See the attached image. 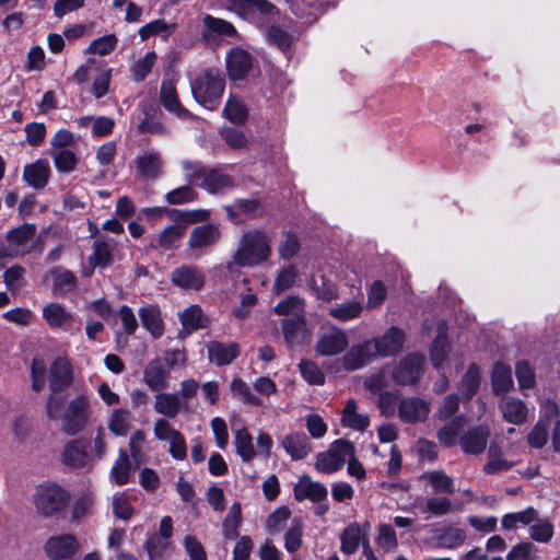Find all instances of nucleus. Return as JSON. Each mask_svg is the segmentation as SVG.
<instances>
[{
	"mask_svg": "<svg viewBox=\"0 0 560 560\" xmlns=\"http://www.w3.org/2000/svg\"><path fill=\"white\" fill-rule=\"evenodd\" d=\"M528 528L529 537L537 542H549L553 536V525L549 520H537Z\"/></svg>",
	"mask_w": 560,
	"mask_h": 560,
	"instance_id": "obj_54",
	"label": "nucleus"
},
{
	"mask_svg": "<svg viewBox=\"0 0 560 560\" xmlns=\"http://www.w3.org/2000/svg\"><path fill=\"white\" fill-rule=\"evenodd\" d=\"M234 445L237 455L245 463L252 462L257 455L256 450L254 447L253 436L250 435L246 428L235 430Z\"/></svg>",
	"mask_w": 560,
	"mask_h": 560,
	"instance_id": "obj_43",
	"label": "nucleus"
},
{
	"mask_svg": "<svg viewBox=\"0 0 560 560\" xmlns=\"http://www.w3.org/2000/svg\"><path fill=\"white\" fill-rule=\"evenodd\" d=\"M341 423L343 427L357 431H364L370 424V419L366 415L357 411V402L354 399H349L342 410Z\"/></svg>",
	"mask_w": 560,
	"mask_h": 560,
	"instance_id": "obj_41",
	"label": "nucleus"
},
{
	"mask_svg": "<svg viewBox=\"0 0 560 560\" xmlns=\"http://www.w3.org/2000/svg\"><path fill=\"white\" fill-rule=\"evenodd\" d=\"M423 478L429 480V482L431 483V486L435 492L450 493V494L455 492L454 482H453L452 478L448 477L442 470L429 471L423 475Z\"/></svg>",
	"mask_w": 560,
	"mask_h": 560,
	"instance_id": "obj_52",
	"label": "nucleus"
},
{
	"mask_svg": "<svg viewBox=\"0 0 560 560\" xmlns=\"http://www.w3.org/2000/svg\"><path fill=\"white\" fill-rule=\"evenodd\" d=\"M208 359L218 366L228 365L240 354L237 342L210 341L207 343Z\"/></svg>",
	"mask_w": 560,
	"mask_h": 560,
	"instance_id": "obj_24",
	"label": "nucleus"
},
{
	"mask_svg": "<svg viewBox=\"0 0 560 560\" xmlns=\"http://www.w3.org/2000/svg\"><path fill=\"white\" fill-rule=\"evenodd\" d=\"M448 352L450 345L446 340V325L441 323L438 328V336L430 349V357L433 366L441 369L447 358Z\"/></svg>",
	"mask_w": 560,
	"mask_h": 560,
	"instance_id": "obj_40",
	"label": "nucleus"
},
{
	"mask_svg": "<svg viewBox=\"0 0 560 560\" xmlns=\"http://www.w3.org/2000/svg\"><path fill=\"white\" fill-rule=\"evenodd\" d=\"M190 89L197 103L209 110H214L221 103L225 78L219 69L209 68L190 82Z\"/></svg>",
	"mask_w": 560,
	"mask_h": 560,
	"instance_id": "obj_2",
	"label": "nucleus"
},
{
	"mask_svg": "<svg viewBox=\"0 0 560 560\" xmlns=\"http://www.w3.org/2000/svg\"><path fill=\"white\" fill-rule=\"evenodd\" d=\"M327 495V488L320 482L313 481L307 475L302 476L294 486V498L300 502L306 499L318 502L325 500Z\"/></svg>",
	"mask_w": 560,
	"mask_h": 560,
	"instance_id": "obj_25",
	"label": "nucleus"
},
{
	"mask_svg": "<svg viewBox=\"0 0 560 560\" xmlns=\"http://www.w3.org/2000/svg\"><path fill=\"white\" fill-rule=\"evenodd\" d=\"M348 346L347 332L341 328L331 327L319 335L315 350L323 357H332L343 352Z\"/></svg>",
	"mask_w": 560,
	"mask_h": 560,
	"instance_id": "obj_9",
	"label": "nucleus"
},
{
	"mask_svg": "<svg viewBox=\"0 0 560 560\" xmlns=\"http://www.w3.org/2000/svg\"><path fill=\"white\" fill-rule=\"evenodd\" d=\"M232 394L238 397L243 402L258 406L261 404L260 399L252 393L250 387L241 378H234L230 384Z\"/></svg>",
	"mask_w": 560,
	"mask_h": 560,
	"instance_id": "obj_56",
	"label": "nucleus"
},
{
	"mask_svg": "<svg viewBox=\"0 0 560 560\" xmlns=\"http://www.w3.org/2000/svg\"><path fill=\"white\" fill-rule=\"evenodd\" d=\"M160 102L163 107L178 118H187L190 113L182 106L175 84L171 80H163L160 91Z\"/></svg>",
	"mask_w": 560,
	"mask_h": 560,
	"instance_id": "obj_27",
	"label": "nucleus"
},
{
	"mask_svg": "<svg viewBox=\"0 0 560 560\" xmlns=\"http://www.w3.org/2000/svg\"><path fill=\"white\" fill-rule=\"evenodd\" d=\"M257 301L256 294L248 289L247 292L240 295V303L232 311L233 316L241 320L247 318Z\"/></svg>",
	"mask_w": 560,
	"mask_h": 560,
	"instance_id": "obj_61",
	"label": "nucleus"
},
{
	"mask_svg": "<svg viewBox=\"0 0 560 560\" xmlns=\"http://www.w3.org/2000/svg\"><path fill=\"white\" fill-rule=\"evenodd\" d=\"M303 532L304 525L302 518L294 517L284 535V548L288 552H295L302 547Z\"/></svg>",
	"mask_w": 560,
	"mask_h": 560,
	"instance_id": "obj_49",
	"label": "nucleus"
},
{
	"mask_svg": "<svg viewBox=\"0 0 560 560\" xmlns=\"http://www.w3.org/2000/svg\"><path fill=\"white\" fill-rule=\"evenodd\" d=\"M153 434L158 441L168 443V452L174 459L184 460L186 458V440L166 419L160 418L154 422Z\"/></svg>",
	"mask_w": 560,
	"mask_h": 560,
	"instance_id": "obj_7",
	"label": "nucleus"
},
{
	"mask_svg": "<svg viewBox=\"0 0 560 560\" xmlns=\"http://www.w3.org/2000/svg\"><path fill=\"white\" fill-rule=\"evenodd\" d=\"M282 330L289 347L302 345L307 339V330L302 316H292L283 319Z\"/></svg>",
	"mask_w": 560,
	"mask_h": 560,
	"instance_id": "obj_31",
	"label": "nucleus"
},
{
	"mask_svg": "<svg viewBox=\"0 0 560 560\" xmlns=\"http://www.w3.org/2000/svg\"><path fill=\"white\" fill-rule=\"evenodd\" d=\"M117 43L118 39L114 34H107L94 39L88 50L92 54L105 56L115 49Z\"/></svg>",
	"mask_w": 560,
	"mask_h": 560,
	"instance_id": "obj_63",
	"label": "nucleus"
},
{
	"mask_svg": "<svg viewBox=\"0 0 560 560\" xmlns=\"http://www.w3.org/2000/svg\"><path fill=\"white\" fill-rule=\"evenodd\" d=\"M429 412L428 402L417 397L405 398L398 406V416L407 423L424 421Z\"/></svg>",
	"mask_w": 560,
	"mask_h": 560,
	"instance_id": "obj_21",
	"label": "nucleus"
},
{
	"mask_svg": "<svg viewBox=\"0 0 560 560\" xmlns=\"http://www.w3.org/2000/svg\"><path fill=\"white\" fill-rule=\"evenodd\" d=\"M182 409H187V404L182 401L178 394L161 393L154 397V410L168 419L177 417Z\"/></svg>",
	"mask_w": 560,
	"mask_h": 560,
	"instance_id": "obj_29",
	"label": "nucleus"
},
{
	"mask_svg": "<svg viewBox=\"0 0 560 560\" xmlns=\"http://www.w3.org/2000/svg\"><path fill=\"white\" fill-rule=\"evenodd\" d=\"M364 305L363 300H349L338 303L329 308V315L340 322H349L361 316Z\"/></svg>",
	"mask_w": 560,
	"mask_h": 560,
	"instance_id": "obj_38",
	"label": "nucleus"
},
{
	"mask_svg": "<svg viewBox=\"0 0 560 560\" xmlns=\"http://www.w3.org/2000/svg\"><path fill=\"white\" fill-rule=\"evenodd\" d=\"M49 155L54 161L55 168L60 174L74 172L80 163V158L72 149L50 150Z\"/></svg>",
	"mask_w": 560,
	"mask_h": 560,
	"instance_id": "obj_39",
	"label": "nucleus"
},
{
	"mask_svg": "<svg viewBox=\"0 0 560 560\" xmlns=\"http://www.w3.org/2000/svg\"><path fill=\"white\" fill-rule=\"evenodd\" d=\"M223 115L233 124H243L247 119V107L242 98L230 96L224 108Z\"/></svg>",
	"mask_w": 560,
	"mask_h": 560,
	"instance_id": "obj_51",
	"label": "nucleus"
},
{
	"mask_svg": "<svg viewBox=\"0 0 560 560\" xmlns=\"http://www.w3.org/2000/svg\"><path fill=\"white\" fill-rule=\"evenodd\" d=\"M480 385V370L476 364H471L467 372L464 374L460 384L459 393L464 400H470L477 393Z\"/></svg>",
	"mask_w": 560,
	"mask_h": 560,
	"instance_id": "obj_48",
	"label": "nucleus"
},
{
	"mask_svg": "<svg viewBox=\"0 0 560 560\" xmlns=\"http://www.w3.org/2000/svg\"><path fill=\"white\" fill-rule=\"evenodd\" d=\"M228 7L238 15H246L253 9L265 15H273L278 12L277 8L268 0H228Z\"/></svg>",
	"mask_w": 560,
	"mask_h": 560,
	"instance_id": "obj_34",
	"label": "nucleus"
},
{
	"mask_svg": "<svg viewBox=\"0 0 560 560\" xmlns=\"http://www.w3.org/2000/svg\"><path fill=\"white\" fill-rule=\"evenodd\" d=\"M376 359L373 345L370 340L353 345L341 358V364L346 371H357Z\"/></svg>",
	"mask_w": 560,
	"mask_h": 560,
	"instance_id": "obj_15",
	"label": "nucleus"
},
{
	"mask_svg": "<svg viewBox=\"0 0 560 560\" xmlns=\"http://www.w3.org/2000/svg\"><path fill=\"white\" fill-rule=\"evenodd\" d=\"M233 186L232 178L221 173L218 170H210L207 172L203 182L199 183V187L203 188L210 194L222 192Z\"/></svg>",
	"mask_w": 560,
	"mask_h": 560,
	"instance_id": "obj_45",
	"label": "nucleus"
},
{
	"mask_svg": "<svg viewBox=\"0 0 560 560\" xmlns=\"http://www.w3.org/2000/svg\"><path fill=\"white\" fill-rule=\"evenodd\" d=\"M271 254L270 238L260 230L245 232L225 268L233 272L236 267L254 268L267 261Z\"/></svg>",
	"mask_w": 560,
	"mask_h": 560,
	"instance_id": "obj_1",
	"label": "nucleus"
},
{
	"mask_svg": "<svg viewBox=\"0 0 560 560\" xmlns=\"http://www.w3.org/2000/svg\"><path fill=\"white\" fill-rule=\"evenodd\" d=\"M90 441L83 438L73 439L67 442L60 454L62 465L71 469L91 470L93 457L89 452Z\"/></svg>",
	"mask_w": 560,
	"mask_h": 560,
	"instance_id": "obj_6",
	"label": "nucleus"
},
{
	"mask_svg": "<svg viewBox=\"0 0 560 560\" xmlns=\"http://www.w3.org/2000/svg\"><path fill=\"white\" fill-rule=\"evenodd\" d=\"M183 329L190 334L198 329L207 328L210 325L209 317L203 313L197 304L189 305L178 314Z\"/></svg>",
	"mask_w": 560,
	"mask_h": 560,
	"instance_id": "obj_30",
	"label": "nucleus"
},
{
	"mask_svg": "<svg viewBox=\"0 0 560 560\" xmlns=\"http://www.w3.org/2000/svg\"><path fill=\"white\" fill-rule=\"evenodd\" d=\"M425 358L409 353L393 369L392 375L398 385H415L421 377Z\"/></svg>",
	"mask_w": 560,
	"mask_h": 560,
	"instance_id": "obj_8",
	"label": "nucleus"
},
{
	"mask_svg": "<svg viewBox=\"0 0 560 560\" xmlns=\"http://www.w3.org/2000/svg\"><path fill=\"white\" fill-rule=\"evenodd\" d=\"M116 243L113 238H97L93 244V253L89 257L94 268H105L113 261V250Z\"/></svg>",
	"mask_w": 560,
	"mask_h": 560,
	"instance_id": "obj_32",
	"label": "nucleus"
},
{
	"mask_svg": "<svg viewBox=\"0 0 560 560\" xmlns=\"http://www.w3.org/2000/svg\"><path fill=\"white\" fill-rule=\"evenodd\" d=\"M466 532L457 527H445L434 530L433 539L436 546L445 549H455L466 540Z\"/></svg>",
	"mask_w": 560,
	"mask_h": 560,
	"instance_id": "obj_35",
	"label": "nucleus"
},
{
	"mask_svg": "<svg viewBox=\"0 0 560 560\" xmlns=\"http://www.w3.org/2000/svg\"><path fill=\"white\" fill-rule=\"evenodd\" d=\"M137 174L144 178L154 180L162 175L163 159L159 151L145 149L135 159Z\"/></svg>",
	"mask_w": 560,
	"mask_h": 560,
	"instance_id": "obj_13",
	"label": "nucleus"
},
{
	"mask_svg": "<svg viewBox=\"0 0 560 560\" xmlns=\"http://www.w3.org/2000/svg\"><path fill=\"white\" fill-rule=\"evenodd\" d=\"M50 176V167L47 160L39 159L27 164L23 170V179L35 189L44 188Z\"/></svg>",
	"mask_w": 560,
	"mask_h": 560,
	"instance_id": "obj_28",
	"label": "nucleus"
},
{
	"mask_svg": "<svg viewBox=\"0 0 560 560\" xmlns=\"http://www.w3.org/2000/svg\"><path fill=\"white\" fill-rule=\"evenodd\" d=\"M499 410L502 418L511 424H523L528 418L527 405L522 399L513 396L502 397L499 401Z\"/></svg>",
	"mask_w": 560,
	"mask_h": 560,
	"instance_id": "obj_20",
	"label": "nucleus"
},
{
	"mask_svg": "<svg viewBox=\"0 0 560 560\" xmlns=\"http://www.w3.org/2000/svg\"><path fill=\"white\" fill-rule=\"evenodd\" d=\"M171 281L186 291H199L205 285L206 277L199 267L182 265L172 271Z\"/></svg>",
	"mask_w": 560,
	"mask_h": 560,
	"instance_id": "obj_11",
	"label": "nucleus"
},
{
	"mask_svg": "<svg viewBox=\"0 0 560 560\" xmlns=\"http://www.w3.org/2000/svg\"><path fill=\"white\" fill-rule=\"evenodd\" d=\"M538 520V512L533 508L528 506L523 511L508 513L501 520L503 529L512 530L518 525L527 526Z\"/></svg>",
	"mask_w": 560,
	"mask_h": 560,
	"instance_id": "obj_46",
	"label": "nucleus"
},
{
	"mask_svg": "<svg viewBox=\"0 0 560 560\" xmlns=\"http://www.w3.org/2000/svg\"><path fill=\"white\" fill-rule=\"evenodd\" d=\"M72 383V370L70 362L65 358H57L49 370V388L57 394L68 388Z\"/></svg>",
	"mask_w": 560,
	"mask_h": 560,
	"instance_id": "obj_22",
	"label": "nucleus"
},
{
	"mask_svg": "<svg viewBox=\"0 0 560 560\" xmlns=\"http://www.w3.org/2000/svg\"><path fill=\"white\" fill-rule=\"evenodd\" d=\"M363 539L368 538L361 532L360 525L350 523L340 534V551L346 556L353 555L363 545Z\"/></svg>",
	"mask_w": 560,
	"mask_h": 560,
	"instance_id": "obj_36",
	"label": "nucleus"
},
{
	"mask_svg": "<svg viewBox=\"0 0 560 560\" xmlns=\"http://www.w3.org/2000/svg\"><path fill=\"white\" fill-rule=\"evenodd\" d=\"M454 511L452 501L446 497H432L427 500L425 509L423 512H428L433 516H444Z\"/></svg>",
	"mask_w": 560,
	"mask_h": 560,
	"instance_id": "obj_58",
	"label": "nucleus"
},
{
	"mask_svg": "<svg viewBox=\"0 0 560 560\" xmlns=\"http://www.w3.org/2000/svg\"><path fill=\"white\" fill-rule=\"evenodd\" d=\"M536 553L537 548L532 542H520L508 552L506 560H534Z\"/></svg>",
	"mask_w": 560,
	"mask_h": 560,
	"instance_id": "obj_64",
	"label": "nucleus"
},
{
	"mask_svg": "<svg viewBox=\"0 0 560 560\" xmlns=\"http://www.w3.org/2000/svg\"><path fill=\"white\" fill-rule=\"evenodd\" d=\"M489 436V427L480 424L465 432L459 439V445L466 454L478 455L486 450Z\"/></svg>",
	"mask_w": 560,
	"mask_h": 560,
	"instance_id": "obj_19",
	"label": "nucleus"
},
{
	"mask_svg": "<svg viewBox=\"0 0 560 560\" xmlns=\"http://www.w3.org/2000/svg\"><path fill=\"white\" fill-rule=\"evenodd\" d=\"M182 168L185 172L186 180L189 185L199 186L200 182H203L209 168H206L200 162L183 161Z\"/></svg>",
	"mask_w": 560,
	"mask_h": 560,
	"instance_id": "obj_60",
	"label": "nucleus"
},
{
	"mask_svg": "<svg viewBox=\"0 0 560 560\" xmlns=\"http://www.w3.org/2000/svg\"><path fill=\"white\" fill-rule=\"evenodd\" d=\"M281 446L292 460H301L312 452V444L303 432H291L283 436Z\"/></svg>",
	"mask_w": 560,
	"mask_h": 560,
	"instance_id": "obj_23",
	"label": "nucleus"
},
{
	"mask_svg": "<svg viewBox=\"0 0 560 560\" xmlns=\"http://www.w3.org/2000/svg\"><path fill=\"white\" fill-rule=\"evenodd\" d=\"M43 317L54 329L69 330L73 323V314L60 303H49L43 307Z\"/></svg>",
	"mask_w": 560,
	"mask_h": 560,
	"instance_id": "obj_26",
	"label": "nucleus"
},
{
	"mask_svg": "<svg viewBox=\"0 0 560 560\" xmlns=\"http://www.w3.org/2000/svg\"><path fill=\"white\" fill-rule=\"evenodd\" d=\"M197 198L196 190L190 185L177 187L165 195L168 205H184Z\"/></svg>",
	"mask_w": 560,
	"mask_h": 560,
	"instance_id": "obj_57",
	"label": "nucleus"
},
{
	"mask_svg": "<svg viewBox=\"0 0 560 560\" xmlns=\"http://www.w3.org/2000/svg\"><path fill=\"white\" fill-rule=\"evenodd\" d=\"M108 430L117 435L125 436L131 428V413L124 408H116L112 411L107 420Z\"/></svg>",
	"mask_w": 560,
	"mask_h": 560,
	"instance_id": "obj_47",
	"label": "nucleus"
},
{
	"mask_svg": "<svg viewBox=\"0 0 560 560\" xmlns=\"http://www.w3.org/2000/svg\"><path fill=\"white\" fill-rule=\"evenodd\" d=\"M352 455H354L353 444L345 440H338L331 444L328 451L316 456L315 467L320 472L331 474L339 470L347 458Z\"/></svg>",
	"mask_w": 560,
	"mask_h": 560,
	"instance_id": "obj_5",
	"label": "nucleus"
},
{
	"mask_svg": "<svg viewBox=\"0 0 560 560\" xmlns=\"http://www.w3.org/2000/svg\"><path fill=\"white\" fill-rule=\"evenodd\" d=\"M242 520V510L241 504L235 502L230 508L222 527H223V536L225 539L234 540L238 537V527L241 525Z\"/></svg>",
	"mask_w": 560,
	"mask_h": 560,
	"instance_id": "obj_50",
	"label": "nucleus"
},
{
	"mask_svg": "<svg viewBox=\"0 0 560 560\" xmlns=\"http://www.w3.org/2000/svg\"><path fill=\"white\" fill-rule=\"evenodd\" d=\"M139 317L143 327L154 339L160 338L164 332L161 311L158 305H145L139 310Z\"/></svg>",
	"mask_w": 560,
	"mask_h": 560,
	"instance_id": "obj_33",
	"label": "nucleus"
},
{
	"mask_svg": "<svg viewBox=\"0 0 560 560\" xmlns=\"http://www.w3.org/2000/svg\"><path fill=\"white\" fill-rule=\"evenodd\" d=\"M144 549L149 560H170L175 546L172 540L148 537Z\"/></svg>",
	"mask_w": 560,
	"mask_h": 560,
	"instance_id": "obj_44",
	"label": "nucleus"
},
{
	"mask_svg": "<svg viewBox=\"0 0 560 560\" xmlns=\"http://www.w3.org/2000/svg\"><path fill=\"white\" fill-rule=\"evenodd\" d=\"M489 462L483 466V472L487 475H494L502 471H508L513 467V463L502 458L499 452L490 447L489 452Z\"/></svg>",
	"mask_w": 560,
	"mask_h": 560,
	"instance_id": "obj_59",
	"label": "nucleus"
},
{
	"mask_svg": "<svg viewBox=\"0 0 560 560\" xmlns=\"http://www.w3.org/2000/svg\"><path fill=\"white\" fill-rule=\"evenodd\" d=\"M492 392L495 395H501L510 392L513 386V377L511 368L502 362H497L493 366L491 374Z\"/></svg>",
	"mask_w": 560,
	"mask_h": 560,
	"instance_id": "obj_37",
	"label": "nucleus"
},
{
	"mask_svg": "<svg viewBox=\"0 0 560 560\" xmlns=\"http://www.w3.org/2000/svg\"><path fill=\"white\" fill-rule=\"evenodd\" d=\"M70 501V493L56 482L46 481L36 487L33 503L43 517L59 515Z\"/></svg>",
	"mask_w": 560,
	"mask_h": 560,
	"instance_id": "obj_3",
	"label": "nucleus"
},
{
	"mask_svg": "<svg viewBox=\"0 0 560 560\" xmlns=\"http://www.w3.org/2000/svg\"><path fill=\"white\" fill-rule=\"evenodd\" d=\"M253 57L248 51L242 48L231 49L225 58L229 78L232 81L244 79L253 69Z\"/></svg>",
	"mask_w": 560,
	"mask_h": 560,
	"instance_id": "obj_16",
	"label": "nucleus"
},
{
	"mask_svg": "<svg viewBox=\"0 0 560 560\" xmlns=\"http://www.w3.org/2000/svg\"><path fill=\"white\" fill-rule=\"evenodd\" d=\"M91 404L86 395L80 394L71 399L62 416V431L67 435H75L81 432L89 422Z\"/></svg>",
	"mask_w": 560,
	"mask_h": 560,
	"instance_id": "obj_4",
	"label": "nucleus"
},
{
	"mask_svg": "<svg viewBox=\"0 0 560 560\" xmlns=\"http://www.w3.org/2000/svg\"><path fill=\"white\" fill-rule=\"evenodd\" d=\"M142 381L151 390L161 392L168 387L170 370L162 359H153L145 365Z\"/></svg>",
	"mask_w": 560,
	"mask_h": 560,
	"instance_id": "obj_18",
	"label": "nucleus"
},
{
	"mask_svg": "<svg viewBox=\"0 0 560 560\" xmlns=\"http://www.w3.org/2000/svg\"><path fill=\"white\" fill-rule=\"evenodd\" d=\"M220 238V226L214 223H206L191 230L187 245L190 249L202 253L205 249L214 246Z\"/></svg>",
	"mask_w": 560,
	"mask_h": 560,
	"instance_id": "obj_14",
	"label": "nucleus"
},
{
	"mask_svg": "<svg viewBox=\"0 0 560 560\" xmlns=\"http://www.w3.org/2000/svg\"><path fill=\"white\" fill-rule=\"evenodd\" d=\"M464 424V417H455L451 422L442 427L438 432V439L441 444L452 446L455 444L456 436Z\"/></svg>",
	"mask_w": 560,
	"mask_h": 560,
	"instance_id": "obj_53",
	"label": "nucleus"
},
{
	"mask_svg": "<svg viewBox=\"0 0 560 560\" xmlns=\"http://www.w3.org/2000/svg\"><path fill=\"white\" fill-rule=\"evenodd\" d=\"M300 372L303 378L311 385H323L325 383V374L318 365L310 360H302L299 363Z\"/></svg>",
	"mask_w": 560,
	"mask_h": 560,
	"instance_id": "obj_55",
	"label": "nucleus"
},
{
	"mask_svg": "<svg viewBox=\"0 0 560 560\" xmlns=\"http://www.w3.org/2000/svg\"><path fill=\"white\" fill-rule=\"evenodd\" d=\"M131 475V462L126 451L120 450L109 471V479L116 486L129 482Z\"/></svg>",
	"mask_w": 560,
	"mask_h": 560,
	"instance_id": "obj_42",
	"label": "nucleus"
},
{
	"mask_svg": "<svg viewBox=\"0 0 560 560\" xmlns=\"http://www.w3.org/2000/svg\"><path fill=\"white\" fill-rule=\"evenodd\" d=\"M184 235V229L179 225H170L165 228L156 238L155 243H152V247H165L168 248L174 245Z\"/></svg>",
	"mask_w": 560,
	"mask_h": 560,
	"instance_id": "obj_62",
	"label": "nucleus"
},
{
	"mask_svg": "<svg viewBox=\"0 0 560 560\" xmlns=\"http://www.w3.org/2000/svg\"><path fill=\"white\" fill-rule=\"evenodd\" d=\"M36 228L24 223L7 233L5 241L15 257L24 256L35 248Z\"/></svg>",
	"mask_w": 560,
	"mask_h": 560,
	"instance_id": "obj_10",
	"label": "nucleus"
},
{
	"mask_svg": "<svg viewBox=\"0 0 560 560\" xmlns=\"http://www.w3.org/2000/svg\"><path fill=\"white\" fill-rule=\"evenodd\" d=\"M79 542L71 534H63L50 537L45 544L47 556L54 560L67 559L79 550Z\"/></svg>",
	"mask_w": 560,
	"mask_h": 560,
	"instance_id": "obj_17",
	"label": "nucleus"
},
{
	"mask_svg": "<svg viewBox=\"0 0 560 560\" xmlns=\"http://www.w3.org/2000/svg\"><path fill=\"white\" fill-rule=\"evenodd\" d=\"M376 358L390 357L398 353L405 342V334L398 327H390L382 336L370 340Z\"/></svg>",
	"mask_w": 560,
	"mask_h": 560,
	"instance_id": "obj_12",
	"label": "nucleus"
}]
</instances>
